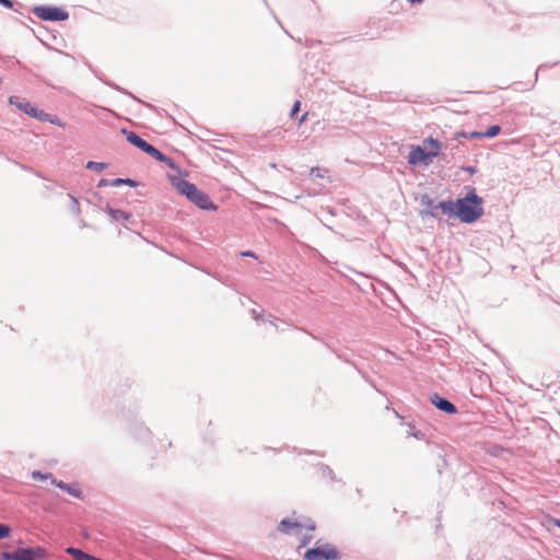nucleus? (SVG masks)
Returning <instances> with one entry per match:
<instances>
[{"mask_svg": "<svg viewBox=\"0 0 560 560\" xmlns=\"http://www.w3.org/2000/svg\"><path fill=\"white\" fill-rule=\"evenodd\" d=\"M467 192L464 197L456 200H441L436 208L451 218H456L463 223L471 224L483 215V199L476 192L471 186L466 187Z\"/></svg>", "mask_w": 560, "mask_h": 560, "instance_id": "nucleus-1", "label": "nucleus"}, {"mask_svg": "<svg viewBox=\"0 0 560 560\" xmlns=\"http://www.w3.org/2000/svg\"><path fill=\"white\" fill-rule=\"evenodd\" d=\"M120 132L125 136L126 140L136 147L137 149L141 150L142 152L147 153L154 160L164 163L167 167H170L172 171H175L177 173H180V166L178 163L170 158L168 155L164 154L162 151L156 149L154 145L149 143L147 140L141 138L137 132L129 130L127 128H122Z\"/></svg>", "mask_w": 560, "mask_h": 560, "instance_id": "nucleus-2", "label": "nucleus"}, {"mask_svg": "<svg viewBox=\"0 0 560 560\" xmlns=\"http://www.w3.org/2000/svg\"><path fill=\"white\" fill-rule=\"evenodd\" d=\"M172 183L182 196L186 197L200 210L217 211V205L210 199L209 195L199 189L197 185L186 179H177Z\"/></svg>", "mask_w": 560, "mask_h": 560, "instance_id": "nucleus-3", "label": "nucleus"}, {"mask_svg": "<svg viewBox=\"0 0 560 560\" xmlns=\"http://www.w3.org/2000/svg\"><path fill=\"white\" fill-rule=\"evenodd\" d=\"M49 556L42 546L18 547L12 551H0V560H45Z\"/></svg>", "mask_w": 560, "mask_h": 560, "instance_id": "nucleus-4", "label": "nucleus"}, {"mask_svg": "<svg viewBox=\"0 0 560 560\" xmlns=\"http://www.w3.org/2000/svg\"><path fill=\"white\" fill-rule=\"evenodd\" d=\"M319 540L316 546L308 548L304 553V560H340L341 552L331 544L325 542L319 545Z\"/></svg>", "mask_w": 560, "mask_h": 560, "instance_id": "nucleus-5", "label": "nucleus"}, {"mask_svg": "<svg viewBox=\"0 0 560 560\" xmlns=\"http://www.w3.org/2000/svg\"><path fill=\"white\" fill-rule=\"evenodd\" d=\"M33 13L43 21L49 22H62L69 19V12L63 8L50 5V4H42L35 5L32 9Z\"/></svg>", "mask_w": 560, "mask_h": 560, "instance_id": "nucleus-6", "label": "nucleus"}, {"mask_svg": "<svg viewBox=\"0 0 560 560\" xmlns=\"http://www.w3.org/2000/svg\"><path fill=\"white\" fill-rule=\"evenodd\" d=\"M434 158H438V151H427L421 145L411 148L408 154V163L412 166L429 165Z\"/></svg>", "mask_w": 560, "mask_h": 560, "instance_id": "nucleus-7", "label": "nucleus"}, {"mask_svg": "<svg viewBox=\"0 0 560 560\" xmlns=\"http://www.w3.org/2000/svg\"><path fill=\"white\" fill-rule=\"evenodd\" d=\"M429 400L436 409L446 415L452 416L458 412L457 407L448 398L438 393L431 394Z\"/></svg>", "mask_w": 560, "mask_h": 560, "instance_id": "nucleus-8", "label": "nucleus"}, {"mask_svg": "<svg viewBox=\"0 0 560 560\" xmlns=\"http://www.w3.org/2000/svg\"><path fill=\"white\" fill-rule=\"evenodd\" d=\"M302 529V525L300 524V520H291L289 517L282 518L278 526L277 530L284 535H295L298 536Z\"/></svg>", "mask_w": 560, "mask_h": 560, "instance_id": "nucleus-9", "label": "nucleus"}, {"mask_svg": "<svg viewBox=\"0 0 560 560\" xmlns=\"http://www.w3.org/2000/svg\"><path fill=\"white\" fill-rule=\"evenodd\" d=\"M52 486L59 488L75 499L82 500L84 498L83 491L80 489L78 483H67L62 480L52 478Z\"/></svg>", "mask_w": 560, "mask_h": 560, "instance_id": "nucleus-10", "label": "nucleus"}, {"mask_svg": "<svg viewBox=\"0 0 560 560\" xmlns=\"http://www.w3.org/2000/svg\"><path fill=\"white\" fill-rule=\"evenodd\" d=\"M104 211L110 217L114 222H122L127 228V223L130 221L132 214L131 212L124 211L121 209H116L112 207L109 203H106Z\"/></svg>", "mask_w": 560, "mask_h": 560, "instance_id": "nucleus-11", "label": "nucleus"}, {"mask_svg": "<svg viewBox=\"0 0 560 560\" xmlns=\"http://www.w3.org/2000/svg\"><path fill=\"white\" fill-rule=\"evenodd\" d=\"M10 105L15 106L19 110L24 113L27 116H33V112L36 107V105L28 102L26 98L18 96V95H11L9 97Z\"/></svg>", "mask_w": 560, "mask_h": 560, "instance_id": "nucleus-12", "label": "nucleus"}, {"mask_svg": "<svg viewBox=\"0 0 560 560\" xmlns=\"http://www.w3.org/2000/svg\"><path fill=\"white\" fill-rule=\"evenodd\" d=\"M420 203L427 207V209L421 211L422 218L429 215L436 219L439 217V213L436 211L439 208H436V205L434 206V200L428 194H423L420 197Z\"/></svg>", "mask_w": 560, "mask_h": 560, "instance_id": "nucleus-13", "label": "nucleus"}, {"mask_svg": "<svg viewBox=\"0 0 560 560\" xmlns=\"http://www.w3.org/2000/svg\"><path fill=\"white\" fill-rule=\"evenodd\" d=\"M66 552L71 556L74 560H103L96 556L90 555L80 548L70 546L66 549Z\"/></svg>", "mask_w": 560, "mask_h": 560, "instance_id": "nucleus-14", "label": "nucleus"}, {"mask_svg": "<svg viewBox=\"0 0 560 560\" xmlns=\"http://www.w3.org/2000/svg\"><path fill=\"white\" fill-rule=\"evenodd\" d=\"M318 467H319V470L322 471L323 478H328L332 482H341L342 485L345 483L341 479H338L336 477V474L330 468V466H328V465H326L324 463H319Z\"/></svg>", "mask_w": 560, "mask_h": 560, "instance_id": "nucleus-15", "label": "nucleus"}, {"mask_svg": "<svg viewBox=\"0 0 560 560\" xmlns=\"http://www.w3.org/2000/svg\"><path fill=\"white\" fill-rule=\"evenodd\" d=\"M121 185H128L130 187H138L139 183L136 179H132L129 177H126V178L117 177V178H114L112 182L113 187H119Z\"/></svg>", "mask_w": 560, "mask_h": 560, "instance_id": "nucleus-16", "label": "nucleus"}, {"mask_svg": "<svg viewBox=\"0 0 560 560\" xmlns=\"http://www.w3.org/2000/svg\"><path fill=\"white\" fill-rule=\"evenodd\" d=\"M106 85L109 88L122 93L124 95H127L128 97L132 98L136 102L142 103L137 96H135L131 92L127 91L126 89L119 86L118 84L112 82V81H103Z\"/></svg>", "mask_w": 560, "mask_h": 560, "instance_id": "nucleus-17", "label": "nucleus"}, {"mask_svg": "<svg viewBox=\"0 0 560 560\" xmlns=\"http://www.w3.org/2000/svg\"><path fill=\"white\" fill-rule=\"evenodd\" d=\"M137 407L136 406H131L129 405V408H128V411H125V408H122L119 413H118V417L121 419V420H126V421H129V420H133L136 418V411H137Z\"/></svg>", "mask_w": 560, "mask_h": 560, "instance_id": "nucleus-18", "label": "nucleus"}, {"mask_svg": "<svg viewBox=\"0 0 560 560\" xmlns=\"http://www.w3.org/2000/svg\"><path fill=\"white\" fill-rule=\"evenodd\" d=\"M501 132V126L490 125L485 131H481V138H494Z\"/></svg>", "mask_w": 560, "mask_h": 560, "instance_id": "nucleus-19", "label": "nucleus"}, {"mask_svg": "<svg viewBox=\"0 0 560 560\" xmlns=\"http://www.w3.org/2000/svg\"><path fill=\"white\" fill-rule=\"evenodd\" d=\"M424 144L429 145L432 149L431 151H438V156L441 155L442 143L439 139L429 137L424 140Z\"/></svg>", "mask_w": 560, "mask_h": 560, "instance_id": "nucleus-20", "label": "nucleus"}, {"mask_svg": "<svg viewBox=\"0 0 560 560\" xmlns=\"http://www.w3.org/2000/svg\"><path fill=\"white\" fill-rule=\"evenodd\" d=\"M32 478L34 480H39V481H44V480H50V483L52 485V478L54 475L51 472H43L42 470H33L32 471Z\"/></svg>", "mask_w": 560, "mask_h": 560, "instance_id": "nucleus-21", "label": "nucleus"}, {"mask_svg": "<svg viewBox=\"0 0 560 560\" xmlns=\"http://www.w3.org/2000/svg\"><path fill=\"white\" fill-rule=\"evenodd\" d=\"M0 4L19 13H21L20 9L23 8V4L15 0H0Z\"/></svg>", "mask_w": 560, "mask_h": 560, "instance_id": "nucleus-22", "label": "nucleus"}, {"mask_svg": "<svg viewBox=\"0 0 560 560\" xmlns=\"http://www.w3.org/2000/svg\"><path fill=\"white\" fill-rule=\"evenodd\" d=\"M32 118L38 120V121H47L49 119V113H46L44 109H40L38 108L37 106L35 107L34 112H33V116H31Z\"/></svg>", "mask_w": 560, "mask_h": 560, "instance_id": "nucleus-23", "label": "nucleus"}, {"mask_svg": "<svg viewBox=\"0 0 560 560\" xmlns=\"http://www.w3.org/2000/svg\"><path fill=\"white\" fill-rule=\"evenodd\" d=\"M107 167V164L104 162H95V161H89L85 165L86 170L95 171V172H102Z\"/></svg>", "mask_w": 560, "mask_h": 560, "instance_id": "nucleus-24", "label": "nucleus"}, {"mask_svg": "<svg viewBox=\"0 0 560 560\" xmlns=\"http://www.w3.org/2000/svg\"><path fill=\"white\" fill-rule=\"evenodd\" d=\"M299 520H300V524L302 525V528H306L311 532L316 529V524L312 518L306 517V516H301Z\"/></svg>", "mask_w": 560, "mask_h": 560, "instance_id": "nucleus-25", "label": "nucleus"}, {"mask_svg": "<svg viewBox=\"0 0 560 560\" xmlns=\"http://www.w3.org/2000/svg\"><path fill=\"white\" fill-rule=\"evenodd\" d=\"M12 535V527L7 523H0V540L8 539Z\"/></svg>", "mask_w": 560, "mask_h": 560, "instance_id": "nucleus-26", "label": "nucleus"}, {"mask_svg": "<svg viewBox=\"0 0 560 560\" xmlns=\"http://www.w3.org/2000/svg\"><path fill=\"white\" fill-rule=\"evenodd\" d=\"M456 137L465 138V139H469V140L479 139V138H481V131H469V132L462 131V132L456 133Z\"/></svg>", "mask_w": 560, "mask_h": 560, "instance_id": "nucleus-27", "label": "nucleus"}, {"mask_svg": "<svg viewBox=\"0 0 560 560\" xmlns=\"http://www.w3.org/2000/svg\"><path fill=\"white\" fill-rule=\"evenodd\" d=\"M252 314L256 320H267L276 326V324L273 322L275 318L271 314H268L267 316H265L264 313H257L256 310H252Z\"/></svg>", "mask_w": 560, "mask_h": 560, "instance_id": "nucleus-28", "label": "nucleus"}, {"mask_svg": "<svg viewBox=\"0 0 560 560\" xmlns=\"http://www.w3.org/2000/svg\"><path fill=\"white\" fill-rule=\"evenodd\" d=\"M409 428L410 430L408 431V435L413 436L417 440L425 439V434L420 430H416L415 425L409 424Z\"/></svg>", "mask_w": 560, "mask_h": 560, "instance_id": "nucleus-29", "label": "nucleus"}, {"mask_svg": "<svg viewBox=\"0 0 560 560\" xmlns=\"http://www.w3.org/2000/svg\"><path fill=\"white\" fill-rule=\"evenodd\" d=\"M135 434L138 439H147L150 435V430L143 424H140Z\"/></svg>", "mask_w": 560, "mask_h": 560, "instance_id": "nucleus-30", "label": "nucleus"}, {"mask_svg": "<svg viewBox=\"0 0 560 560\" xmlns=\"http://www.w3.org/2000/svg\"><path fill=\"white\" fill-rule=\"evenodd\" d=\"M47 122L59 126L61 128H66L67 124L62 121L57 115L49 114V119Z\"/></svg>", "mask_w": 560, "mask_h": 560, "instance_id": "nucleus-31", "label": "nucleus"}, {"mask_svg": "<svg viewBox=\"0 0 560 560\" xmlns=\"http://www.w3.org/2000/svg\"><path fill=\"white\" fill-rule=\"evenodd\" d=\"M300 110H301V102L295 101L290 110V117L292 119H295Z\"/></svg>", "mask_w": 560, "mask_h": 560, "instance_id": "nucleus-32", "label": "nucleus"}, {"mask_svg": "<svg viewBox=\"0 0 560 560\" xmlns=\"http://www.w3.org/2000/svg\"><path fill=\"white\" fill-rule=\"evenodd\" d=\"M313 539V536L312 535H305L303 536V538L301 539L300 541V546L299 548H303V547H306L311 540Z\"/></svg>", "mask_w": 560, "mask_h": 560, "instance_id": "nucleus-33", "label": "nucleus"}, {"mask_svg": "<svg viewBox=\"0 0 560 560\" xmlns=\"http://www.w3.org/2000/svg\"><path fill=\"white\" fill-rule=\"evenodd\" d=\"M357 370H358V371H359V373L362 375V377H363V378H364V380H365V381H366V382H368V383H369L373 388H375L377 392H381V390L376 387V385L374 384V382H373L372 380H370V378L368 377V375H366L364 372H362V371H361V370H359V369H357Z\"/></svg>", "mask_w": 560, "mask_h": 560, "instance_id": "nucleus-34", "label": "nucleus"}, {"mask_svg": "<svg viewBox=\"0 0 560 560\" xmlns=\"http://www.w3.org/2000/svg\"><path fill=\"white\" fill-rule=\"evenodd\" d=\"M460 170L464 171V172L469 173L470 175H474V174H476L478 172L477 167L471 166V165L462 166Z\"/></svg>", "mask_w": 560, "mask_h": 560, "instance_id": "nucleus-35", "label": "nucleus"}, {"mask_svg": "<svg viewBox=\"0 0 560 560\" xmlns=\"http://www.w3.org/2000/svg\"><path fill=\"white\" fill-rule=\"evenodd\" d=\"M240 255H241L242 257H250V258L258 259V257H257L256 253H255V252H253V250H249V249H248V250H243V252H241V253H240Z\"/></svg>", "mask_w": 560, "mask_h": 560, "instance_id": "nucleus-36", "label": "nucleus"}, {"mask_svg": "<svg viewBox=\"0 0 560 560\" xmlns=\"http://www.w3.org/2000/svg\"><path fill=\"white\" fill-rule=\"evenodd\" d=\"M112 182H113V179L102 178V179H100L97 187L101 188V187L112 186Z\"/></svg>", "mask_w": 560, "mask_h": 560, "instance_id": "nucleus-37", "label": "nucleus"}, {"mask_svg": "<svg viewBox=\"0 0 560 560\" xmlns=\"http://www.w3.org/2000/svg\"><path fill=\"white\" fill-rule=\"evenodd\" d=\"M311 174H316L317 177H323L318 167L312 168Z\"/></svg>", "mask_w": 560, "mask_h": 560, "instance_id": "nucleus-38", "label": "nucleus"}, {"mask_svg": "<svg viewBox=\"0 0 560 560\" xmlns=\"http://www.w3.org/2000/svg\"><path fill=\"white\" fill-rule=\"evenodd\" d=\"M550 523H552L555 526L559 527L560 528V518H555L552 517L550 520Z\"/></svg>", "mask_w": 560, "mask_h": 560, "instance_id": "nucleus-39", "label": "nucleus"}, {"mask_svg": "<svg viewBox=\"0 0 560 560\" xmlns=\"http://www.w3.org/2000/svg\"><path fill=\"white\" fill-rule=\"evenodd\" d=\"M410 4H421L423 0H407Z\"/></svg>", "mask_w": 560, "mask_h": 560, "instance_id": "nucleus-40", "label": "nucleus"}, {"mask_svg": "<svg viewBox=\"0 0 560 560\" xmlns=\"http://www.w3.org/2000/svg\"><path fill=\"white\" fill-rule=\"evenodd\" d=\"M303 453H305V454H316L318 456H324V454H320V453H317V452H314V451H307V450L304 451Z\"/></svg>", "mask_w": 560, "mask_h": 560, "instance_id": "nucleus-41", "label": "nucleus"}, {"mask_svg": "<svg viewBox=\"0 0 560 560\" xmlns=\"http://www.w3.org/2000/svg\"><path fill=\"white\" fill-rule=\"evenodd\" d=\"M213 433H214V430L209 428L206 433L205 440H208V435L213 434Z\"/></svg>", "mask_w": 560, "mask_h": 560, "instance_id": "nucleus-42", "label": "nucleus"}, {"mask_svg": "<svg viewBox=\"0 0 560 560\" xmlns=\"http://www.w3.org/2000/svg\"><path fill=\"white\" fill-rule=\"evenodd\" d=\"M306 116H307V113L303 114V115L300 117L299 122H300V124H302L303 121H305Z\"/></svg>", "mask_w": 560, "mask_h": 560, "instance_id": "nucleus-43", "label": "nucleus"}, {"mask_svg": "<svg viewBox=\"0 0 560 560\" xmlns=\"http://www.w3.org/2000/svg\"><path fill=\"white\" fill-rule=\"evenodd\" d=\"M69 196H70V198H71L72 202H73L75 206H78V205H79V202H78L77 198H75V197H73V196H71V195H69Z\"/></svg>", "mask_w": 560, "mask_h": 560, "instance_id": "nucleus-44", "label": "nucleus"}, {"mask_svg": "<svg viewBox=\"0 0 560 560\" xmlns=\"http://www.w3.org/2000/svg\"><path fill=\"white\" fill-rule=\"evenodd\" d=\"M542 67H544V66H539V68H538V69H537V71H536V74L538 73V71H539L540 69H542Z\"/></svg>", "mask_w": 560, "mask_h": 560, "instance_id": "nucleus-45", "label": "nucleus"}]
</instances>
